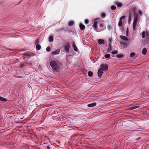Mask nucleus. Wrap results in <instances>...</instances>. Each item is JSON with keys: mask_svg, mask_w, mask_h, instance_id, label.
Segmentation results:
<instances>
[{"mask_svg": "<svg viewBox=\"0 0 149 149\" xmlns=\"http://www.w3.org/2000/svg\"><path fill=\"white\" fill-rule=\"evenodd\" d=\"M50 65L54 72H58L62 66L61 63L57 61H52L50 63Z\"/></svg>", "mask_w": 149, "mask_h": 149, "instance_id": "f257e3e1", "label": "nucleus"}, {"mask_svg": "<svg viewBox=\"0 0 149 149\" xmlns=\"http://www.w3.org/2000/svg\"><path fill=\"white\" fill-rule=\"evenodd\" d=\"M108 66L107 64H103L101 65L100 68L103 71H105L108 70Z\"/></svg>", "mask_w": 149, "mask_h": 149, "instance_id": "f03ea898", "label": "nucleus"}, {"mask_svg": "<svg viewBox=\"0 0 149 149\" xmlns=\"http://www.w3.org/2000/svg\"><path fill=\"white\" fill-rule=\"evenodd\" d=\"M136 8H132L131 9V11L129 13V14H130V13H131L132 16V15H133L134 16H136V15H138L136 13Z\"/></svg>", "mask_w": 149, "mask_h": 149, "instance_id": "7ed1b4c3", "label": "nucleus"}, {"mask_svg": "<svg viewBox=\"0 0 149 149\" xmlns=\"http://www.w3.org/2000/svg\"><path fill=\"white\" fill-rule=\"evenodd\" d=\"M70 46V45L69 43H66L64 46L65 50L67 52H69V49Z\"/></svg>", "mask_w": 149, "mask_h": 149, "instance_id": "20e7f679", "label": "nucleus"}, {"mask_svg": "<svg viewBox=\"0 0 149 149\" xmlns=\"http://www.w3.org/2000/svg\"><path fill=\"white\" fill-rule=\"evenodd\" d=\"M24 56H33L34 54L29 52H26L24 53Z\"/></svg>", "mask_w": 149, "mask_h": 149, "instance_id": "39448f33", "label": "nucleus"}, {"mask_svg": "<svg viewBox=\"0 0 149 149\" xmlns=\"http://www.w3.org/2000/svg\"><path fill=\"white\" fill-rule=\"evenodd\" d=\"M103 71L100 68L99 69L97 72V74L99 77H101L102 76L103 73Z\"/></svg>", "mask_w": 149, "mask_h": 149, "instance_id": "423d86ee", "label": "nucleus"}, {"mask_svg": "<svg viewBox=\"0 0 149 149\" xmlns=\"http://www.w3.org/2000/svg\"><path fill=\"white\" fill-rule=\"evenodd\" d=\"M148 33L147 32L143 31L142 32V36L143 38L145 37L146 35L147 37H148Z\"/></svg>", "mask_w": 149, "mask_h": 149, "instance_id": "0eeeda50", "label": "nucleus"}, {"mask_svg": "<svg viewBox=\"0 0 149 149\" xmlns=\"http://www.w3.org/2000/svg\"><path fill=\"white\" fill-rule=\"evenodd\" d=\"M134 19L133 23L136 24L137 22V21L138 20L139 15H136V16H134Z\"/></svg>", "mask_w": 149, "mask_h": 149, "instance_id": "6e6552de", "label": "nucleus"}, {"mask_svg": "<svg viewBox=\"0 0 149 149\" xmlns=\"http://www.w3.org/2000/svg\"><path fill=\"white\" fill-rule=\"evenodd\" d=\"M96 103L94 102L93 103L88 104H87V106L88 107H94L96 105Z\"/></svg>", "mask_w": 149, "mask_h": 149, "instance_id": "1a4fd4ad", "label": "nucleus"}, {"mask_svg": "<svg viewBox=\"0 0 149 149\" xmlns=\"http://www.w3.org/2000/svg\"><path fill=\"white\" fill-rule=\"evenodd\" d=\"M120 38L121 39H122L124 40H126L127 41L128 40V39L126 37V36H123L122 35H120Z\"/></svg>", "mask_w": 149, "mask_h": 149, "instance_id": "9d476101", "label": "nucleus"}, {"mask_svg": "<svg viewBox=\"0 0 149 149\" xmlns=\"http://www.w3.org/2000/svg\"><path fill=\"white\" fill-rule=\"evenodd\" d=\"M60 52V50L59 49H57L54 52H52V53L53 55H56L58 54Z\"/></svg>", "mask_w": 149, "mask_h": 149, "instance_id": "9b49d317", "label": "nucleus"}, {"mask_svg": "<svg viewBox=\"0 0 149 149\" xmlns=\"http://www.w3.org/2000/svg\"><path fill=\"white\" fill-rule=\"evenodd\" d=\"M97 42L100 45H101L102 44H104V40L101 39L98 40Z\"/></svg>", "mask_w": 149, "mask_h": 149, "instance_id": "f8f14e48", "label": "nucleus"}, {"mask_svg": "<svg viewBox=\"0 0 149 149\" xmlns=\"http://www.w3.org/2000/svg\"><path fill=\"white\" fill-rule=\"evenodd\" d=\"M72 45L73 46L74 49V51H77V48L76 45L75 44V43L74 42H73L72 43Z\"/></svg>", "mask_w": 149, "mask_h": 149, "instance_id": "ddd939ff", "label": "nucleus"}, {"mask_svg": "<svg viewBox=\"0 0 149 149\" xmlns=\"http://www.w3.org/2000/svg\"><path fill=\"white\" fill-rule=\"evenodd\" d=\"M139 107V106H136L133 107H130L128 108V109L129 110H133L134 109L137 108Z\"/></svg>", "mask_w": 149, "mask_h": 149, "instance_id": "4468645a", "label": "nucleus"}, {"mask_svg": "<svg viewBox=\"0 0 149 149\" xmlns=\"http://www.w3.org/2000/svg\"><path fill=\"white\" fill-rule=\"evenodd\" d=\"M147 51V49L146 48H144L142 50V53L143 54L145 55L146 54Z\"/></svg>", "mask_w": 149, "mask_h": 149, "instance_id": "2eb2a0df", "label": "nucleus"}, {"mask_svg": "<svg viewBox=\"0 0 149 149\" xmlns=\"http://www.w3.org/2000/svg\"><path fill=\"white\" fill-rule=\"evenodd\" d=\"M115 4L118 7H120L122 6V4L121 3H118V2H116Z\"/></svg>", "mask_w": 149, "mask_h": 149, "instance_id": "dca6fc26", "label": "nucleus"}, {"mask_svg": "<svg viewBox=\"0 0 149 149\" xmlns=\"http://www.w3.org/2000/svg\"><path fill=\"white\" fill-rule=\"evenodd\" d=\"M79 27L81 30H83L85 28V26L84 25L80 24L79 25Z\"/></svg>", "mask_w": 149, "mask_h": 149, "instance_id": "f3484780", "label": "nucleus"}, {"mask_svg": "<svg viewBox=\"0 0 149 149\" xmlns=\"http://www.w3.org/2000/svg\"><path fill=\"white\" fill-rule=\"evenodd\" d=\"M6 100L7 99L6 98L0 96V101L5 102H6Z\"/></svg>", "mask_w": 149, "mask_h": 149, "instance_id": "a211bd4d", "label": "nucleus"}, {"mask_svg": "<svg viewBox=\"0 0 149 149\" xmlns=\"http://www.w3.org/2000/svg\"><path fill=\"white\" fill-rule=\"evenodd\" d=\"M132 17V13H130V14H129V18L128 20V23H129L130 22Z\"/></svg>", "mask_w": 149, "mask_h": 149, "instance_id": "6ab92c4d", "label": "nucleus"}, {"mask_svg": "<svg viewBox=\"0 0 149 149\" xmlns=\"http://www.w3.org/2000/svg\"><path fill=\"white\" fill-rule=\"evenodd\" d=\"M97 22H94V24L93 25V26L94 27V28H95V29H96L97 28Z\"/></svg>", "mask_w": 149, "mask_h": 149, "instance_id": "aec40b11", "label": "nucleus"}, {"mask_svg": "<svg viewBox=\"0 0 149 149\" xmlns=\"http://www.w3.org/2000/svg\"><path fill=\"white\" fill-rule=\"evenodd\" d=\"M88 75L89 77H91L93 75V73L91 71H89L88 72Z\"/></svg>", "mask_w": 149, "mask_h": 149, "instance_id": "412c9836", "label": "nucleus"}, {"mask_svg": "<svg viewBox=\"0 0 149 149\" xmlns=\"http://www.w3.org/2000/svg\"><path fill=\"white\" fill-rule=\"evenodd\" d=\"M74 22L72 21H70L68 23V25L70 26H72L74 24Z\"/></svg>", "mask_w": 149, "mask_h": 149, "instance_id": "4be33fe9", "label": "nucleus"}, {"mask_svg": "<svg viewBox=\"0 0 149 149\" xmlns=\"http://www.w3.org/2000/svg\"><path fill=\"white\" fill-rule=\"evenodd\" d=\"M49 42H52L53 41V38L52 36H50L49 38Z\"/></svg>", "mask_w": 149, "mask_h": 149, "instance_id": "5701e85b", "label": "nucleus"}, {"mask_svg": "<svg viewBox=\"0 0 149 149\" xmlns=\"http://www.w3.org/2000/svg\"><path fill=\"white\" fill-rule=\"evenodd\" d=\"M36 49H37L38 50H40L41 48V46L39 44H37L36 45Z\"/></svg>", "mask_w": 149, "mask_h": 149, "instance_id": "b1692460", "label": "nucleus"}, {"mask_svg": "<svg viewBox=\"0 0 149 149\" xmlns=\"http://www.w3.org/2000/svg\"><path fill=\"white\" fill-rule=\"evenodd\" d=\"M106 16V13H103L101 14V16L102 18H104Z\"/></svg>", "mask_w": 149, "mask_h": 149, "instance_id": "393cba45", "label": "nucleus"}, {"mask_svg": "<svg viewBox=\"0 0 149 149\" xmlns=\"http://www.w3.org/2000/svg\"><path fill=\"white\" fill-rule=\"evenodd\" d=\"M111 39L110 38H109L108 41H109V47H110L111 46Z\"/></svg>", "mask_w": 149, "mask_h": 149, "instance_id": "a878e982", "label": "nucleus"}, {"mask_svg": "<svg viewBox=\"0 0 149 149\" xmlns=\"http://www.w3.org/2000/svg\"><path fill=\"white\" fill-rule=\"evenodd\" d=\"M122 21L120 20L118 23L119 26H121L122 25Z\"/></svg>", "mask_w": 149, "mask_h": 149, "instance_id": "bb28decb", "label": "nucleus"}, {"mask_svg": "<svg viewBox=\"0 0 149 149\" xmlns=\"http://www.w3.org/2000/svg\"><path fill=\"white\" fill-rule=\"evenodd\" d=\"M116 8V7L114 5L112 6L111 7V9L112 10H114Z\"/></svg>", "mask_w": 149, "mask_h": 149, "instance_id": "cd10ccee", "label": "nucleus"}, {"mask_svg": "<svg viewBox=\"0 0 149 149\" xmlns=\"http://www.w3.org/2000/svg\"><path fill=\"white\" fill-rule=\"evenodd\" d=\"M50 47L49 46H48L46 48V50L47 52H49L50 50Z\"/></svg>", "mask_w": 149, "mask_h": 149, "instance_id": "c85d7f7f", "label": "nucleus"}, {"mask_svg": "<svg viewBox=\"0 0 149 149\" xmlns=\"http://www.w3.org/2000/svg\"><path fill=\"white\" fill-rule=\"evenodd\" d=\"M136 24L133 23V30H135L136 29Z\"/></svg>", "mask_w": 149, "mask_h": 149, "instance_id": "c756f323", "label": "nucleus"}, {"mask_svg": "<svg viewBox=\"0 0 149 149\" xmlns=\"http://www.w3.org/2000/svg\"><path fill=\"white\" fill-rule=\"evenodd\" d=\"M63 28H61L60 29H57L56 30V31L57 32L60 31H62V30H63Z\"/></svg>", "mask_w": 149, "mask_h": 149, "instance_id": "7c9ffc66", "label": "nucleus"}, {"mask_svg": "<svg viewBox=\"0 0 149 149\" xmlns=\"http://www.w3.org/2000/svg\"><path fill=\"white\" fill-rule=\"evenodd\" d=\"M125 16H122L120 17V20L122 21V19L125 18Z\"/></svg>", "mask_w": 149, "mask_h": 149, "instance_id": "2f4dec72", "label": "nucleus"}, {"mask_svg": "<svg viewBox=\"0 0 149 149\" xmlns=\"http://www.w3.org/2000/svg\"><path fill=\"white\" fill-rule=\"evenodd\" d=\"M84 22H85V23H86V24H87L88 23L89 21L88 20L86 19L85 20Z\"/></svg>", "mask_w": 149, "mask_h": 149, "instance_id": "473e14b6", "label": "nucleus"}, {"mask_svg": "<svg viewBox=\"0 0 149 149\" xmlns=\"http://www.w3.org/2000/svg\"><path fill=\"white\" fill-rule=\"evenodd\" d=\"M138 12L139 15H141L142 14V12L140 10H139L138 11Z\"/></svg>", "mask_w": 149, "mask_h": 149, "instance_id": "72a5a7b5", "label": "nucleus"}, {"mask_svg": "<svg viewBox=\"0 0 149 149\" xmlns=\"http://www.w3.org/2000/svg\"><path fill=\"white\" fill-rule=\"evenodd\" d=\"M120 43L121 44H122V45H126V44H127V42H121Z\"/></svg>", "mask_w": 149, "mask_h": 149, "instance_id": "f704fd0d", "label": "nucleus"}, {"mask_svg": "<svg viewBox=\"0 0 149 149\" xmlns=\"http://www.w3.org/2000/svg\"><path fill=\"white\" fill-rule=\"evenodd\" d=\"M112 53V54H116L117 53V51H113V52Z\"/></svg>", "mask_w": 149, "mask_h": 149, "instance_id": "c9c22d12", "label": "nucleus"}, {"mask_svg": "<svg viewBox=\"0 0 149 149\" xmlns=\"http://www.w3.org/2000/svg\"><path fill=\"white\" fill-rule=\"evenodd\" d=\"M135 55V53L134 52H132L130 54V56H134Z\"/></svg>", "mask_w": 149, "mask_h": 149, "instance_id": "e433bc0d", "label": "nucleus"}, {"mask_svg": "<svg viewBox=\"0 0 149 149\" xmlns=\"http://www.w3.org/2000/svg\"><path fill=\"white\" fill-rule=\"evenodd\" d=\"M39 40L38 39H37L35 41V44H38L39 42Z\"/></svg>", "mask_w": 149, "mask_h": 149, "instance_id": "4c0bfd02", "label": "nucleus"}, {"mask_svg": "<svg viewBox=\"0 0 149 149\" xmlns=\"http://www.w3.org/2000/svg\"><path fill=\"white\" fill-rule=\"evenodd\" d=\"M25 65L24 64H22L20 65V67L21 68H23L25 66Z\"/></svg>", "mask_w": 149, "mask_h": 149, "instance_id": "58836bf2", "label": "nucleus"}, {"mask_svg": "<svg viewBox=\"0 0 149 149\" xmlns=\"http://www.w3.org/2000/svg\"><path fill=\"white\" fill-rule=\"evenodd\" d=\"M99 26L100 27H103V25L102 24H101Z\"/></svg>", "mask_w": 149, "mask_h": 149, "instance_id": "ea45409f", "label": "nucleus"}, {"mask_svg": "<svg viewBox=\"0 0 149 149\" xmlns=\"http://www.w3.org/2000/svg\"><path fill=\"white\" fill-rule=\"evenodd\" d=\"M104 56H110V54H105Z\"/></svg>", "mask_w": 149, "mask_h": 149, "instance_id": "a19ab883", "label": "nucleus"}, {"mask_svg": "<svg viewBox=\"0 0 149 149\" xmlns=\"http://www.w3.org/2000/svg\"><path fill=\"white\" fill-rule=\"evenodd\" d=\"M141 138L140 137H139L138 138H137L136 139L137 141L139 140Z\"/></svg>", "mask_w": 149, "mask_h": 149, "instance_id": "79ce46f5", "label": "nucleus"}, {"mask_svg": "<svg viewBox=\"0 0 149 149\" xmlns=\"http://www.w3.org/2000/svg\"><path fill=\"white\" fill-rule=\"evenodd\" d=\"M47 149H50L49 146H48L47 147Z\"/></svg>", "mask_w": 149, "mask_h": 149, "instance_id": "37998d69", "label": "nucleus"}, {"mask_svg": "<svg viewBox=\"0 0 149 149\" xmlns=\"http://www.w3.org/2000/svg\"><path fill=\"white\" fill-rule=\"evenodd\" d=\"M105 57L106 58H108L110 57V56H105Z\"/></svg>", "mask_w": 149, "mask_h": 149, "instance_id": "c03bdc74", "label": "nucleus"}, {"mask_svg": "<svg viewBox=\"0 0 149 149\" xmlns=\"http://www.w3.org/2000/svg\"><path fill=\"white\" fill-rule=\"evenodd\" d=\"M118 58H121L123 56H117Z\"/></svg>", "mask_w": 149, "mask_h": 149, "instance_id": "a18cd8bd", "label": "nucleus"}, {"mask_svg": "<svg viewBox=\"0 0 149 149\" xmlns=\"http://www.w3.org/2000/svg\"><path fill=\"white\" fill-rule=\"evenodd\" d=\"M116 56H123V55H117Z\"/></svg>", "mask_w": 149, "mask_h": 149, "instance_id": "49530a36", "label": "nucleus"}, {"mask_svg": "<svg viewBox=\"0 0 149 149\" xmlns=\"http://www.w3.org/2000/svg\"><path fill=\"white\" fill-rule=\"evenodd\" d=\"M127 36L128 35V33L127 31Z\"/></svg>", "mask_w": 149, "mask_h": 149, "instance_id": "de8ad7c7", "label": "nucleus"}, {"mask_svg": "<svg viewBox=\"0 0 149 149\" xmlns=\"http://www.w3.org/2000/svg\"><path fill=\"white\" fill-rule=\"evenodd\" d=\"M131 57H133V56H130Z\"/></svg>", "mask_w": 149, "mask_h": 149, "instance_id": "09e8293b", "label": "nucleus"}]
</instances>
